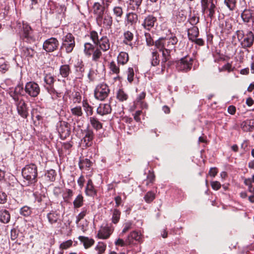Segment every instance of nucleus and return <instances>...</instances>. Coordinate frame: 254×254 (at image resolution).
Returning <instances> with one entry per match:
<instances>
[{"label": "nucleus", "instance_id": "1", "mask_svg": "<svg viewBox=\"0 0 254 254\" xmlns=\"http://www.w3.org/2000/svg\"><path fill=\"white\" fill-rule=\"evenodd\" d=\"M241 47L244 49L252 48L254 44V33L250 30L239 29L235 32Z\"/></svg>", "mask_w": 254, "mask_h": 254}, {"label": "nucleus", "instance_id": "2", "mask_svg": "<svg viewBox=\"0 0 254 254\" xmlns=\"http://www.w3.org/2000/svg\"><path fill=\"white\" fill-rule=\"evenodd\" d=\"M22 175L26 181V186H35L38 181V168L36 164L26 165L22 169Z\"/></svg>", "mask_w": 254, "mask_h": 254}, {"label": "nucleus", "instance_id": "3", "mask_svg": "<svg viewBox=\"0 0 254 254\" xmlns=\"http://www.w3.org/2000/svg\"><path fill=\"white\" fill-rule=\"evenodd\" d=\"M193 58L188 55L185 56L180 60L176 61V67L179 71L188 72L192 68Z\"/></svg>", "mask_w": 254, "mask_h": 254}, {"label": "nucleus", "instance_id": "4", "mask_svg": "<svg viewBox=\"0 0 254 254\" xmlns=\"http://www.w3.org/2000/svg\"><path fill=\"white\" fill-rule=\"evenodd\" d=\"M33 30L27 23H23L22 28L20 32V39L28 44H32L35 41V38L33 34Z\"/></svg>", "mask_w": 254, "mask_h": 254}, {"label": "nucleus", "instance_id": "5", "mask_svg": "<svg viewBox=\"0 0 254 254\" xmlns=\"http://www.w3.org/2000/svg\"><path fill=\"white\" fill-rule=\"evenodd\" d=\"M62 43L60 50L64 49L66 54L71 53L75 46L74 36L70 33H67L62 38Z\"/></svg>", "mask_w": 254, "mask_h": 254}, {"label": "nucleus", "instance_id": "6", "mask_svg": "<svg viewBox=\"0 0 254 254\" xmlns=\"http://www.w3.org/2000/svg\"><path fill=\"white\" fill-rule=\"evenodd\" d=\"M110 92L108 85L102 83L96 86L94 92V97L98 100L104 101L108 97Z\"/></svg>", "mask_w": 254, "mask_h": 254}, {"label": "nucleus", "instance_id": "7", "mask_svg": "<svg viewBox=\"0 0 254 254\" xmlns=\"http://www.w3.org/2000/svg\"><path fill=\"white\" fill-rule=\"evenodd\" d=\"M96 20L97 24L99 26L103 27L108 29L112 28L113 22V17L107 10L101 16L96 17Z\"/></svg>", "mask_w": 254, "mask_h": 254}, {"label": "nucleus", "instance_id": "8", "mask_svg": "<svg viewBox=\"0 0 254 254\" xmlns=\"http://www.w3.org/2000/svg\"><path fill=\"white\" fill-rule=\"evenodd\" d=\"M44 80L46 84L44 86L48 92L51 95L56 94L57 97H60L61 93L58 92L54 87V83L56 81L54 76L52 75L51 73L46 74Z\"/></svg>", "mask_w": 254, "mask_h": 254}, {"label": "nucleus", "instance_id": "9", "mask_svg": "<svg viewBox=\"0 0 254 254\" xmlns=\"http://www.w3.org/2000/svg\"><path fill=\"white\" fill-rule=\"evenodd\" d=\"M59 46V40L55 37H51L44 42L43 49L47 53H52L57 51Z\"/></svg>", "mask_w": 254, "mask_h": 254}, {"label": "nucleus", "instance_id": "10", "mask_svg": "<svg viewBox=\"0 0 254 254\" xmlns=\"http://www.w3.org/2000/svg\"><path fill=\"white\" fill-rule=\"evenodd\" d=\"M24 91L26 94L31 97H36L40 92L39 85L34 81H29L26 83Z\"/></svg>", "mask_w": 254, "mask_h": 254}, {"label": "nucleus", "instance_id": "11", "mask_svg": "<svg viewBox=\"0 0 254 254\" xmlns=\"http://www.w3.org/2000/svg\"><path fill=\"white\" fill-rule=\"evenodd\" d=\"M58 131L60 138L62 140L65 139L70 134V125L65 121H61L58 127Z\"/></svg>", "mask_w": 254, "mask_h": 254}, {"label": "nucleus", "instance_id": "12", "mask_svg": "<svg viewBox=\"0 0 254 254\" xmlns=\"http://www.w3.org/2000/svg\"><path fill=\"white\" fill-rule=\"evenodd\" d=\"M157 17L153 14H148L145 16L141 23V26L147 31H150L157 23Z\"/></svg>", "mask_w": 254, "mask_h": 254}, {"label": "nucleus", "instance_id": "13", "mask_svg": "<svg viewBox=\"0 0 254 254\" xmlns=\"http://www.w3.org/2000/svg\"><path fill=\"white\" fill-rule=\"evenodd\" d=\"M15 102L18 114L23 118L26 119L29 115L27 104L23 99Z\"/></svg>", "mask_w": 254, "mask_h": 254}, {"label": "nucleus", "instance_id": "14", "mask_svg": "<svg viewBox=\"0 0 254 254\" xmlns=\"http://www.w3.org/2000/svg\"><path fill=\"white\" fill-rule=\"evenodd\" d=\"M20 52L21 58L28 60L34 58L36 53L33 48L24 45L20 47Z\"/></svg>", "mask_w": 254, "mask_h": 254}, {"label": "nucleus", "instance_id": "15", "mask_svg": "<svg viewBox=\"0 0 254 254\" xmlns=\"http://www.w3.org/2000/svg\"><path fill=\"white\" fill-rule=\"evenodd\" d=\"M112 232L113 231L111 228L108 225H106L104 227H101L98 232L97 237L101 239H107L110 237Z\"/></svg>", "mask_w": 254, "mask_h": 254}, {"label": "nucleus", "instance_id": "16", "mask_svg": "<svg viewBox=\"0 0 254 254\" xmlns=\"http://www.w3.org/2000/svg\"><path fill=\"white\" fill-rule=\"evenodd\" d=\"M96 46L102 50L103 52H106L110 48V43L109 38L106 36H103L100 38V41Z\"/></svg>", "mask_w": 254, "mask_h": 254}, {"label": "nucleus", "instance_id": "17", "mask_svg": "<svg viewBox=\"0 0 254 254\" xmlns=\"http://www.w3.org/2000/svg\"><path fill=\"white\" fill-rule=\"evenodd\" d=\"M47 217L51 225L59 224L61 222V215L57 211H51L47 214Z\"/></svg>", "mask_w": 254, "mask_h": 254}, {"label": "nucleus", "instance_id": "18", "mask_svg": "<svg viewBox=\"0 0 254 254\" xmlns=\"http://www.w3.org/2000/svg\"><path fill=\"white\" fill-rule=\"evenodd\" d=\"M111 112V106L108 103H101L97 109V113L101 116L109 114Z\"/></svg>", "mask_w": 254, "mask_h": 254}, {"label": "nucleus", "instance_id": "19", "mask_svg": "<svg viewBox=\"0 0 254 254\" xmlns=\"http://www.w3.org/2000/svg\"><path fill=\"white\" fill-rule=\"evenodd\" d=\"M254 16V10L245 9L241 14V17L244 23H248L252 21Z\"/></svg>", "mask_w": 254, "mask_h": 254}, {"label": "nucleus", "instance_id": "20", "mask_svg": "<svg viewBox=\"0 0 254 254\" xmlns=\"http://www.w3.org/2000/svg\"><path fill=\"white\" fill-rule=\"evenodd\" d=\"M86 195L94 196L97 195V190L91 179H89L85 190Z\"/></svg>", "mask_w": 254, "mask_h": 254}, {"label": "nucleus", "instance_id": "21", "mask_svg": "<svg viewBox=\"0 0 254 254\" xmlns=\"http://www.w3.org/2000/svg\"><path fill=\"white\" fill-rule=\"evenodd\" d=\"M137 20L138 15L135 13L129 12L126 15L125 22L126 25L134 26L136 24Z\"/></svg>", "mask_w": 254, "mask_h": 254}, {"label": "nucleus", "instance_id": "22", "mask_svg": "<svg viewBox=\"0 0 254 254\" xmlns=\"http://www.w3.org/2000/svg\"><path fill=\"white\" fill-rule=\"evenodd\" d=\"M254 124V120L248 119L241 123L240 127L244 132H252L253 131Z\"/></svg>", "mask_w": 254, "mask_h": 254}, {"label": "nucleus", "instance_id": "23", "mask_svg": "<svg viewBox=\"0 0 254 254\" xmlns=\"http://www.w3.org/2000/svg\"><path fill=\"white\" fill-rule=\"evenodd\" d=\"M94 138V133L92 130L88 129L85 131V134L82 140L85 143L86 147H90L92 145Z\"/></svg>", "mask_w": 254, "mask_h": 254}, {"label": "nucleus", "instance_id": "24", "mask_svg": "<svg viewBox=\"0 0 254 254\" xmlns=\"http://www.w3.org/2000/svg\"><path fill=\"white\" fill-rule=\"evenodd\" d=\"M78 240L83 244L84 248L88 249L94 245L95 241L92 238H89L88 237L80 236L78 238Z\"/></svg>", "mask_w": 254, "mask_h": 254}, {"label": "nucleus", "instance_id": "25", "mask_svg": "<svg viewBox=\"0 0 254 254\" xmlns=\"http://www.w3.org/2000/svg\"><path fill=\"white\" fill-rule=\"evenodd\" d=\"M141 238L140 234L136 231H133L127 236L126 239V242L128 245H131L133 243V241L139 242Z\"/></svg>", "mask_w": 254, "mask_h": 254}, {"label": "nucleus", "instance_id": "26", "mask_svg": "<svg viewBox=\"0 0 254 254\" xmlns=\"http://www.w3.org/2000/svg\"><path fill=\"white\" fill-rule=\"evenodd\" d=\"M10 212L5 209H0V222L3 224H7L10 220Z\"/></svg>", "mask_w": 254, "mask_h": 254}, {"label": "nucleus", "instance_id": "27", "mask_svg": "<svg viewBox=\"0 0 254 254\" xmlns=\"http://www.w3.org/2000/svg\"><path fill=\"white\" fill-rule=\"evenodd\" d=\"M112 11L113 15L115 16L116 21L118 23L120 22L124 14L122 7L120 6H115L113 8Z\"/></svg>", "mask_w": 254, "mask_h": 254}, {"label": "nucleus", "instance_id": "28", "mask_svg": "<svg viewBox=\"0 0 254 254\" xmlns=\"http://www.w3.org/2000/svg\"><path fill=\"white\" fill-rule=\"evenodd\" d=\"M75 70L78 78L81 79L84 76L85 71L84 64L82 61L78 62L74 66Z\"/></svg>", "mask_w": 254, "mask_h": 254}, {"label": "nucleus", "instance_id": "29", "mask_svg": "<svg viewBox=\"0 0 254 254\" xmlns=\"http://www.w3.org/2000/svg\"><path fill=\"white\" fill-rule=\"evenodd\" d=\"M94 13L96 17H99L106 12V10L103 5L99 2H96L94 3L93 6Z\"/></svg>", "mask_w": 254, "mask_h": 254}, {"label": "nucleus", "instance_id": "30", "mask_svg": "<svg viewBox=\"0 0 254 254\" xmlns=\"http://www.w3.org/2000/svg\"><path fill=\"white\" fill-rule=\"evenodd\" d=\"M134 38L133 34L129 31H127L124 32V40L123 43L127 45H128L131 48H132V43L131 41H132Z\"/></svg>", "mask_w": 254, "mask_h": 254}, {"label": "nucleus", "instance_id": "31", "mask_svg": "<svg viewBox=\"0 0 254 254\" xmlns=\"http://www.w3.org/2000/svg\"><path fill=\"white\" fill-rule=\"evenodd\" d=\"M199 36V30L197 27L193 26L188 29V36L189 40H193Z\"/></svg>", "mask_w": 254, "mask_h": 254}, {"label": "nucleus", "instance_id": "32", "mask_svg": "<svg viewBox=\"0 0 254 254\" xmlns=\"http://www.w3.org/2000/svg\"><path fill=\"white\" fill-rule=\"evenodd\" d=\"M59 70L60 75L64 78L68 77L71 72L69 65L66 64L62 65L60 67Z\"/></svg>", "mask_w": 254, "mask_h": 254}, {"label": "nucleus", "instance_id": "33", "mask_svg": "<svg viewBox=\"0 0 254 254\" xmlns=\"http://www.w3.org/2000/svg\"><path fill=\"white\" fill-rule=\"evenodd\" d=\"M129 56L127 53L121 52L117 57L118 64H119L125 65L128 61Z\"/></svg>", "mask_w": 254, "mask_h": 254}, {"label": "nucleus", "instance_id": "34", "mask_svg": "<svg viewBox=\"0 0 254 254\" xmlns=\"http://www.w3.org/2000/svg\"><path fill=\"white\" fill-rule=\"evenodd\" d=\"M82 107L86 113L87 116H90L93 114V108L90 105H89L87 100L84 99L82 102Z\"/></svg>", "mask_w": 254, "mask_h": 254}, {"label": "nucleus", "instance_id": "35", "mask_svg": "<svg viewBox=\"0 0 254 254\" xmlns=\"http://www.w3.org/2000/svg\"><path fill=\"white\" fill-rule=\"evenodd\" d=\"M159 54L157 51H154L151 53L150 62L152 66H156L160 63Z\"/></svg>", "mask_w": 254, "mask_h": 254}, {"label": "nucleus", "instance_id": "36", "mask_svg": "<svg viewBox=\"0 0 254 254\" xmlns=\"http://www.w3.org/2000/svg\"><path fill=\"white\" fill-rule=\"evenodd\" d=\"M95 49V47L93 44L86 42L84 45V53L86 56L90 57L92 55L93 51Z\"/></svg>", "mask_w": 254, "mask_h": 254}, {"label": "nucleus", "instance_id": "37", "mask_svg": "<svg viewBox=\"0 0 254 254\" xmlns=\"http://www.w3.org/2000/svg\"><path fill=\"white\" fill-rule=\"evenodd\" d=\"M89 120L92 127L96 130H98L103 127L102 124L95 117H90Z\"/></svg>", "mask_w": 254, "mask_h": 254}, {"label": "nucleus", "instance_id": "38", "mask_svg": "<svg viewBox=\"0 0 254 254\" xmlns=\"http://www.w3.org/2000/svg\"><path fill=\"white\" fill-rule=\"evenodd\" d=\"M126 74L127 77V80L129 83L132 84L135 77L134 69L132 67H129L126 71Z\"/></svg>", "mask_w": 254, "mask_h": 254}, {"label": "nucleus", "instance_id": "39", "mask_svg": "<svg viewBox=\"0 0 254 254\" xmlns=\"http://www.w3.org/2000/svg\"><path fill=\"white\" fill-rule=\"evenodd\" d=\"M92 162L88 159L81 160L79 162V167L81 170L86 169L88 170L92 166Z\"/></svg>", "mask_w": 254, "mask_h": 254}, {"label": "nucleus", "instance_id": "40", "mask_svg": "<svg viewBox=\"0 0 254 254\" xmlns=\"http://www.w3.org/2000/svg\"><path fill=\"white\" fill-rule=\"evenodd\" d=\"M102 50L97 47L93 52L92 55V60L94 62H98L99 61L100 58L102 57Z\"/></svg>", "mask_w": 254, "mask_h": 254}, {"label": "nucleus", "instance_id": "41", "mask_svg": "<svg viewBox=\"0 0 254 254\" xmlns=\"http://www.w3.org/2000/svg\"><path fill=\"white\" fill-rule=\"evenodd\" d=\"M128 96L123 89H120L117 93V98L120 102L126 101L127 100Z\"/></svg>", "mask_w": 254, "mask_h": 254}, {"label": "nucleus", "instance_id": "42", "mask_svg": "<svg viewBox=\"0 0 254 254\" xmlns=\"http://www.w3.org/2000/svg\"><path fill=\"white\" fill-rule=\"evenodd\" d=\"M32 209L27 205L22 207L19 210L20 214L24 217L29 216L32 214Z\"/></svg>", "mask_w": 254, "mask_h": 254}, {"label": "nucleus", "instance_id": "43", "mask_svg": "<svg viewBox=\"0 0 254 254\" xmlns=\"http://www.w3.org/2000/svg\"><path fill=\"white\" fill-rule=\"evenodd\" d=\"M224 3L230 11L235 10L237 7V0H224Z\"/></svg>", "mask_w": 254, "mask_h": 254}, {"label": "nucleus", "instance_id": "44", "mask_svg": "<svg viewBox=\"0 0 254 254\" xmlns=\"http://www.w3.org/2000/svg\"><path fill=\"white\" fill-rule=\"evenodd\" d=\"M121 212L119 209L115 208L113 210L112 222L114 224H117L120 219Z\"/></svg>", "mask_w": 254, "mask_h": 254}, {"label": "nucleus", "instance_id": "45", "mask_svg": "<svg viewBox=\"0 0 254 254\" xmlns=\"http://www.w3.org/2000/svg\"><path fill=\"white\" fill-rule=\"evenodd\" d=\"M74 208L81 207L83 204V197L82 194H78L73 202Z\"/></svg>", "mask_w": 254, "mask_h": 254}, {"label": "nucleus", "instance_id": "46", "mask_svg": "<svg viewBox=\"0 0 254 254\" xmlns=\"http://www.w3.org/2000/svg\"><path fill=\"white\" fill-rule=\"evenodd\" d=\"M155 180V176L153 172L149 171V173L147 176L146 180H144V182L145 183L146 186L152 185Z\"/></svg>", "mask_w": 254, "mask_h": 254}, {"label": "nucleus", "instance_id": "47", "mask_svg": "<svg viewBox=\"0 0 254 254\" xmlns=\"http://www.w3.org/2000/svg\"><path fill=\"white\" fill-rule=\"evenodd\" d=\"M45 176L48 179V181L54 182L56 180L57 173L55 170L51 169L47 171L45 173Z\"/></svg>", "mask_w": 254, "mask_h": 254}, {"label": "nucleus", "instance_id": "48", "mask_svg": "<svg viewBox=\"0 0 254 254\" xmlns=\"http://www.w3.org/2000/svg\"><path fill=\"white\" fill-rule=\"evenodd\" d=\"M70 111L71 114L77 117H81L83 114L81 107L80 106H76L71 108Z\"/></svg>", "mask_w": 254, "mask_h": 254}, {"label": "nucleus", "instance_id": "49", "mask_svg": "<svg viewBox=\"0 0 254 254\" xmlns=\"http://www.w3.org/2000/svg\"><path fill=\"white\" fill-rule=\"evenodd\" d=\"M165 39L163 38H159L158 40L154 42V45L160 52L165 49Z\"/></svg>", "mask_w": 254, "mask_h": 254}, {"label": "nucleus", "instance_id": "50", "mask_svg": "<svg viewBox=\"0 0 254 254\" xmlns=\"http://www.w3.org/2000/svg\"><path fill=\"white\" fill-rule=\"evenodd\" d=\"M106 249V244L102 242H98L95 249L98 251V254H103Z\"/></svg>", "mask_w": 254, "mask_h": 254}, {"label": "nucleus", "instance_id": "51", "mask_svg": "<svg viewBox=\"0 0 254 254\" xmlns=\"http://www.w3.org/2000/svg\"><path fill=\"white\" fill-rule=\"evenodd\" d=\"M155 198V193L152 191H148L144 196V199L147 203H150Z\"/></svg>", "mask_w": 254, "mask_h": 254}, {"label": "nucleus", "instance_id": "52", "mask_svg": "<svg viewBox=\"0 0 254 254\" xmlns=\"http://www.w3.org/2000/svg\"><path fill=\"white\" fill-rule=\"evenodd\" d=\"M90 38L92 40L94 44L96 46L100 41L98 34L97 31L93 30L90 32Z\"/></svg>", "mask_w": 254, "mask_h": 254}, {"label": "nucleus", "instance_id": "53", "mask_svg": "<svg viewBox=\"0 0 254 254\" xmlns=\"http://www.w3.org/2000/svg\"><path fill=\"white\" fill-rule=\"evenodd\" d=\"M72 244L73 241L71 240H68L62 243L59 246V248L62 251L67 250L72 246Z\"/></svg>", "mask_w": 254, "mask_h": 254}, {"label": "nucleus", "instance_id": "54", "mask_svg": "<svg viewBox=\"0 0 254 254\" xmlns=\"http://www.w3.org/2000/svg\"><path fill=\"white\" fill-rule=\"evenodd\" d=\"M213 2V0H200L201 9L204 12L208 8V6Z\"/></svg>", "mask_w": 254, "mask_h": 254}, {"label": "nucleus", "instance_id": "55", "mask_svg": "<svg viewBox=\"0 0 254 254\" xmlns=\"http://www.w3.org/2000/svg\"><path fill=\"white\" fill-rule=\"evenodd\" d=\"M216 6L214 3H212L210 5L208 6V8L206 10H208L209 13L208 16L211 18L213 19L215 14V9Z\"/></svg>", "mask_w": 254, "mask_h": 254}, {"label": "nucleus", "instance_id": "56", "mask_svg": "<svg viewBox=\"0 0 254 254\" xmlns=\"http://www.w3.org/2000/svg\"><path fill=\"white\" fill-rule=\"evenodd\" d=\"M109 68L113 73L119 74L120 71V67L114 61H112L109 64Z\"/></svg>", "mask_w": 254, "mask_h": 254}, {"label": "nucleus", "instance_id": "57", "mask_svg": "<svg viewBox=\"0 0 254 254\" xmlns=\"http://www.w3.org/2000/svg\"><path fill=\"white\" fill-rule=\"evenodd\" d=\"M82 100V96L80 92L76 91L73 95L72 101L73 103H80Z\"/></svg>", "mask_w": 254, "mask_h": 254}, {"label": "nucleus", "instance_id": "58", "mask_svg": "<svg viewBox=\"0 0 254 254\" xmlns=\"http://www.w3.org/2000/svg\"><path fill=\"white\" fill-rule=\"evenodd\" d=\"M144 36L145 38V40L147 46H152L154 45V42L149 33L145 32L144 33Z\"/></svg>", "mask_w": 254, "mask_h": 254}, {"label": "nucleus", "instance_id": "59", "mask_svg": "<svg viewBox=\"0 0 254 254\" xmlns=\"http://www.w3.org/2000/svg\"><path fill=\"white\" fill-rule=\"evenodd\" d=\"M87 213V209L83 207L82 211L76 217V223L78 224L81 219H83Z\"/></svg>", "mask_w": 254, "mask_h": 254}, {"label": "nucleus", "instance_id": "60", "mask_svg": "<svg viewBox=\"0 0 254 254\" xmlns=\"http://www.w3.org/2000/svg\"><path fill=\"white\" fill-rule=\"evenodd\" d=\"M9 94L15 102L18 101L19 100H20V95L19 94H18L17 91L15 88H14L13 90L11 89L9 92Z\"/></svg>", "mask_w": 254, "mask_h": 254}, {"label": "nucleus", "instance_id": "61", "mask_svg": "<svg viewBox=\"0 0 254 254\" xmlns=\"http://www.w3.org/2000/svg\"><path fill=\"white\" fill-rule=\"evenodd\" d=\"M188 21L191 25L195 26L194 25L199 22V17L194 14L190 17V18L188 19Z\"/></svg>", "mask_w": 254, "mask_h": 254}, {"label": "nucleus", "instance_id": "62", "mask_svg": "<svg viewBox=\"0 0 254 254\" xmlns=\"http://www.w3.org/2000/svg\"><path fill=\"white\" fill-rule=\"evenodd\" d=\"M143 0H130V4H132L133 9H140V7L142 4Z\"/></svg>", "mask_w": 254, "mask_h": 254}, {"label": "nucleus", "instance_id": "63", "mask_svg": "<svg viewBox=\"0 0 254 254\" xmlns=\"http://www.w3.org/2000/svg\"><path fill=\"white\" fill-rule=\"evenodd\" d=\"M132 222L131 221H128L125 223L124 224V228L122 230V233L125 234L129 230L131 229L132 228Z\"/></svg>", "mask_w": 254, "mask_h": 254}, {"label": "nucleus", "instance_id": "64", "mask_svg": "<svg viewBox=\"0 0 254 254\" xmlns=\"http://www.w3.org/2000/svg\"><path fill=\"white\" fill-rule=\"evenodd\" d=\"M7 200V195L6 193L2 190H0V204H4Z\"/></svg>", "mask_w": 254, "mask_h": 254}]
</instances>
